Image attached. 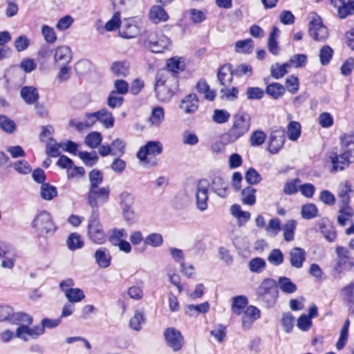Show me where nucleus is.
Here are the masks:
<instances>
[{
  "label": "nucleus",
  "mask_w": 354,
  "mask_h": 354,
  "mask_svg": "<svg viewBox=\"0 0 354 354\" xmlns=\"http://www.w3.org/2000/svg\"><path fill=\"white\" fill-rule=\"evenodd\" d=\"M251 127L250 116L243 111H239L233 116V124L228 131L223 135V138L228 142H234L245 135Z\"/></svg>",
  "instance_id": "obj_1"
},
{
  "label": "nucleus",
  "mask_w": 354,
  "mask_h": 354,
  "mask_svg": "<svg viewBox=\"0 0 354 354\" xmlns=\"http://www.w3.org/2000/svg\"><path fill=\"white\" fill-rule=\"evenodd\" d=\"M256 292L259 302L263 303L266 308L274 306L278 297L277 283L274 279H263Z\"/></svg>",
  "instance_id": "obj_2"
},
{
  "label": "nucleus",
  "mask_w": 354,
  "mask_h": 354,
  "mask_svg": "<svg viewBox=\"0 0 354 354\" xmlns=\"http://www.w3.org/2000/svg\"><path fill=\"white\" fill-rule=\"evenodd\" d=\"M143 45L153 53H162L170 45V39L158 31H149L143 37Z\"/></svg>",
  "instance_id": "obj_3"
},
{
  "label": "nucleus",
  "mask_w": 354,
  "mask_h": 354,
  "mask_svg": "<svg viewBox=\"0 0 354 354\" xmlns=\"http://www.w3.org/2000/svg\"><path fill=\"white\" fill-rule=\"evenodd\" d=\"M162 151V145L158 141H149L142 147L137 153V157L140 160L151 166H155L157 164L156 159L151 156H156L160 154Z\"/></svg>",
  "instance_id": "obj_4"
},
{
  "label": "nucleus",
  "mask_w": 354,
  "mask_h": 354,
  "mask_svg": "<svg viewBox=\"0 0 354 354\" xmlns=\"http://www.w3.org/2000/svg\"><path fill=\"white\" fill-rule=\"evenodd\" d=\"M32 227L41 236L53 234L56 230L52 217L46 211H42L35 216L32 221Z\"/></svg>",
  "instance_id": "obj_5"
},
{
  "label": "nucleus",
  "mask_w": 354,
  "mask_h": 354,
  "mask_svg": "<svg viewBox=\"0 0 354 354\" xmlns=\"http://www.w3.org/2000/svg\"><path fill=\"white\" fill-rule=\"evenodd\" d=\"M164 338L166 345L174 352H178L185 345V339L181 332L178 329L170 327L165 330Z\"/></svg>",
  "instance_id": "obj_6"
},
{
  "label": "nucleus",
  "mask_w": 354,
  "mask_h": 354,
  "mask_svg": "<svg viewBox=\"0 0 354 354\" xmlns=\"http://www.w3.org/2000/svg\"><path fill=\"white\" fill-rule=\"evenodd\" d=\"M110 189L109 187L89 188L86 194V201L92 208H97L99 203H105L109 201Z\"/></svg>",
  "instance_id": "obj_7"
},
{
  "label": "nucleus",
  "mask_w": 354,
  "mask_h": 354,
  "mask_svg": "<svg viewBox=\"0 0 354 354\" xmlns=\"http://www.w3.org/2000/svg\"><path fill=\"white\" fill-rule=\"evenodd\" d=\"M309 34L311 37L317 41H324L328 37V28L323 25L320 17L314 15L309 23Z\"/></svg>",
  "instance_id": "obj_8"
},
{
  "label": "nucleus",
  "mask_w": 354,
  "mask_h": 354,
  "mask_svg": "<svg viewBox=\"0 0 354 354\" xmlns=\"http://www.w3.org/2000/svg\"><path fill=\"white\" fill-rule=\"evenodd\" d=\"M209 187V183L206 179H201L196 184V203L197 208L201 212L207 209Z\"/></svg>",
  "instance_id": "obj_9"
},
{
  "label": "nucleus",
  "mask_w": 354,
  "mask_h": 354,
  "mask_svg": "<svg viewBox=\"0 0 354 354\" xmlns=\"http://www.w3.org/2000/svg\"><path fill=\"white\" fill-rule=\"evenodd\" d=\"M88 236L91 241L97 244H102L106 240V235L99 220L91 217L88 225Z\"/></svg>",
  "instance_id": "obj_10"
},
{
  "label": "nucleus",
  "mask_w": 354,
  "mask_h": 354,
  "mask_svg": "<svg viewBox=\"0 0 354 354\" xmlns=\"http://www.w3.org/2000/svg\"><path fill=\"white\" fill-rule=\"evenodd\" d=\"M140 32V27L135 18L124 19L119 29V35L125 39L133 38Z\"/></svg>",
  "instance_id": "obj_11"
},
{
  "label": "nucleus",
  "mask_w": 354,
  "mask_h": 354,
  "mask_svg": "<svg viewBox=\"0 0 354 354\" xmlns=\"http://www.w3.org/2000/svg\"><path fill=\"white\" fill-rule=\"evenodd\" d=\"M30 325L26 324L19 326L16 330V337L27 342L29 339H37L43 335V327H40L39 325L30 327Z\"/></svg>",
  "instance_id": "obj_12"
},
{
  "label": "nucleus",
  "mask_w": 354,
  "mask_h": 354,
  "mask_svg": "<svg viewBox=\"0 0 354 354\" xmlns=\"http://www.w3.org/2000/svg\"><path fill=\"white\" fill-rule=\"evenodd\" d=\"M335 252L337 256V267L340 269L351 270L354 267V261L350 256V251L343 246H337Z\"/></svg>",
  "instance_id": "obj_13"
},
{
  "label": "nucleus",
  "mask_w": 354,
  "mask_h": 354,
  "mask_svg": "<svg viewBox=\"0 0 354 354\" xmlns=\"http://www.w3.org/2000/svg\"><path fill=\"white\" fill-rule=\"evenodd\" d=\"M284 131L281 129L273 131L270 136L268 151L271 153H277L283 147L285 142Z\"/></svg>",
  "instance_id": "obj_14"
},
{
  "label": "nucleus",
  "mask_w": 354,
  "mask_h": 354,
  "mask_svg": "<svg viewBox=\"0 0 354 354\" xmlns=\"http://www.w3.org/2000/svg\"><path fill=\"white\" fill-rule=\"evenodd\" d=\"M199 100L195 93L187 95L180 102L179 108L186 114H193L198 109Z\"/></svg>",
  "instance_id": "obj_15"
},
{
  "label": "nucleus",
  "mask_w": 354,
  "mask_h": 354,
  "mask_svg": "<svg viewBox=\"0 0 354 354\" xmlns=\"http://www.w3.org/2000/svg\"><path fill=\"white\" fill-rule=\"evenodd\" d=\"M261 311L254 306H249L243 312L242 317V327L244 330L251 328L254 322L260 318Z\"/></svg>",
  "instance_id": "obj_16"
},
{
  "label": "nucleus",
  "mask_w": 354,
  "mask_h": 354,
  "mask_svg": "<svg viewBox=\"0 0 354 354\" xmlns=\"http://www.w3.org/2000/svg\"><path fill=\"white\" fill-rule=\"evenodd\" d=\"M306 259V252L304 249L294 247L289 251V260L292 267L299 269L303 267Z\"/></svg>",
  "instance_id": "obj_17"
},
{
  "label": "nucleus",
  "mask_w": 354,
  "mask_h": 354,
  "mask_svg": "<svg viewBox=\"0 0 354 354\" xmlns=\"http://www.w3.org/2000/svg\"><path fill=\"white\" fill-rule=\"evenodd\" d=\"M330 2L337 8L338 16L341 19L354 13V2L351 0H330Z\"/></svg>",
  "instance_id": "obj_18"
},
{
  "label": "nucleus",
  "mask_w": 354,
  "mask_h": 354,
  "mask_svg": "<svg viewBox=\"0 0 354 354\" xmlns=\"http://www.w3.org/2000/svg\"><path fill=\"white\" fill-rule=\"evenodd\" d=\"M354 194L352 183L348 180L341 182L337 188V196L340 203H351V197Z\"/></svg>",
  "instance_id": "obj_19"
},
{
  "label": "nucleus",
  "mask_w": 354,
  "mask_h": 354,
  "mask_svg": "<svg viewBox=\"0 0 354 354\" xmlns=\"http://www.w3.org/2000/svg\"><path fill=\"white\" fill-rule=\"evenodd\" d=\"M72 59V52L67 46H59L55 49L54 61L59 65H68Z\"/></svg>",
  "instance_id": "obj_20"
},
{
  "label": "nucleus",
  "mask_w": 354,
  "mask_h": 354,
  "mask_svg": "<svg viewBox=\"0 0 354 354\" xmlns=\"http://www.w3.org/2000/svg\"><path fill=\"white\" fill-rule=\"evenodd\" d=\"M232 65L224 64L221 66L217 73V78L221 85L229 86L233 80Z\"/></svg>",
  "instance_id": "obj_21"
},
{
  "label": "nucleus",
  "mask_w": 354,
  "mask_h": 354,
  "mask_svg": "<svg viewBox=\"0 0 354 354\" xmlns=\"http://www.w3.org/2000/svg\"><path fill=\"white\" fill-rule=\"evenodd\" d=\"M211 189L218 196L225 198L228 193V183L219 176H214L210 184Z\"/></svg>",
  "instance_id": "obj_22"
},
{
  "label": "nucleus",
  "mask_w": 354,
  "mask_h": 354,
  "mask_svg": "<svg viewBox=\"0 0 354 354\" xmlns=\"http://www.w3.org/2000/svg\"><path fill=\"white\" fill-rule=\"evenodd\" d=\"M20 95L27 104H35L39 98L37 89L31 86L22 87L20 91Z\"/></svg>",
  "instance_id": "obj_23"
},
{
  "label": "nucleus",
  "mask_w": 354,
  "mask_h": 354,
  "mask_svg": "<svg viewBox=\"0 0 354 354\" xmlns=\"http://www.w3.org/2000/svg\"><path fill=\"white\" fill-rule=\"evenodd\" d=\"M330 158L331 159L333 170L334 171L343 170L348 167L350 163L354 162V161L351 160V158H350V156L344 152L339 155L335 153L333 156H330Z\"/></svg>",
  "instance_id": "obj_24"
},
{
  "label": "nucleus",
  "mask_w": 354,
  "mask_h": 354,
  "mask_svg": "<svg viewBox=\"0 0 354 354\" xmlns=\"http://www.w3.org/2000/svg\"><path fill=\"white\" fill-rule=\"evenodd\" d=\"M94 258L96 263L101 268H106L111 265V257L109 250L105 248L97 250Z\"/></svg>",
  "instance_id": "obj_25"
},
{
  "label": "nucleus",
  "mask_w": 354,
  "mask_h": 354,
  "mask_svg": "<svg viewBox=\"0 0 354 354\" xmlns=\"http://www.w3.org/2000/svg\"><path fill=\"white\" fill-rule=\"evenodd\" d=\"M343 152L354 161V134H344L340 137Z\"/></svg>",
  "instance_id": "obj_26"
},
{
  "label": "nucleus",
  "mask_w": 354,
  "mask_h": 354,
  "mask_svg": "<svg viewBox=\"0 0 354 354\" xmlns=\"http://www.w3.org/2000/svg\"><path fill=\"white\" fill-rule=\"evenodd\" d=\"M279 29L277 27L274 26L268 37V48L269 52L274 55H278L280 51V48L277 41V38L279 35Z\"/></svg>",
  "instance_id": "obj_27"
},
{
  "label": "nucleus",
  "mask_w": 354,
  "mask_h": 354,
  "mask_svg": "<svg viewBox=\"0 0 354 354\" xmlns=\"http://www.w3.org/2000/svg\"><path fill=\"white\" fill-rule=\"evenodd\" d=\"M149 17L153 23L158 24L160 21H166L169 16L161 6H153L149 11Z\"/></svg>",
  "instance_id": "obj_28"
},
{
  "label": "nucleus",
  "mask_w": 354,
  "mask_h": 354,
  "mask_svg": "<svg viewBox=\"0 0 354 354\" xmlns=\"http://www.w3.org/2000/svg\"><path fill=\"white\" fill-rule=\"evenodd\" d=\"M97 112V119L103 126L109 129L114 126L115 119L111 112L106 109H102Z\"/></svg>",
  "instance_id": "obj_29"
},
{
  "label": "nucleus",
  "mask_w": 354,
  "mask_h": 354,
  "mask_svg": "<svg viewBox=\"0 0 354 354\" xmlns=\"http://www.w3.org/2000/svg\"><path fill=\"white\" fill-rule=\"evenodd\" d=\"M120 24V13L119 11H115L113 16L106 23L104 27L97 26V30L100 34H103L104 29L107 31H113L118 28Z\"/></svg>",
  "instance_id": "obj_30"
},
{
  "label": "nucleus",
  "mask_w": 354,
  "mask_h": 354,
  "mask_svg": "<svg viewBox=\"0 0 354 354\" xmlns=\"http://www.w3.org/2000/svg\"><path fill=\"white\" fill-rule=\"evenodd\" d=\"M112 73L118 77H126L129 73V64L127 61L115 62L111 66Z\"/></svg>",
  "instance_id": "obj_31"
},
{
  "label": "nucleus",
  "mask_w": 354,
  "mask_h": 354,
  "mask_svg": "<svg viewBox=\"0 0 354 354\" xmlns=\"http://www.w3.org/2000/svg\"><path fill=\"white\" fill-rule=\"evenodd\" d=\"M33 322L32 317L25 313H14L10 317V322L14 324L20 326H24L26 324H32Z\"/></svg>",
  "instance_id": "obj_32"
},
{
  "label": "nucleus",
  "mask_w": 354,
  "mask_h": 354,
  "mask_svg": "<svg viewBox=\"0 0 354 354\" xmlns=\"http://www.w3.org/2000/svg\"><path fill=\"white\" fill-rule=\"evenodd\" d=\"M165 118L164 109L161 106H156L153 109L151 114L149 118V122L151 126L159 127Z\"/></svg>",
  "instance_id": "obj_33"
},
{
  "label": "nucleus",
  "mask_w": 354,
  "mask_h": 354,
  "mask_svg": "<svg viewBox=\"0 0 354 354\" xmlns=\"http://www.w3.org/2000/svg\"><path fill=\"white\" fill-rule=\"evenodd\" d=\"M286 88L279 83H272L267 86L266 91L274 99H279L285 93Z\"/></svg>",
  "instance_id": "obj_34"
},
{
  "label": "nucleus",
  "mask_w": 354,
  "mask_h": 354,
  "mask_svg": "<svg viewBox=\"0 0 354 354\" xmlns=\"http://www.w3.org/2000/svg\"><path fill=\"white\" fill-rule=\"evenodd\" d=\"M157 100L161 102H169L174 96V92L172 89L166 86L154 90Z\"/></svg>",
  "instance_id": "obj_35"
},
{
  "label": "nucleus",
  "mask_w": 354,
  "mask_h": 354,
  "mask_svg": "<svg viewBox=\"0 0 354 354\" xmlns=\"http://www.w3.org/2000/svg\"><path fill=\"white\" fill-rule=\"evenodd\" d=\"M256 189L251 186H248L241 192L242 202L243 204L253 205L256 203Z\"/></svg>",
  "instance_id": "obj_36"
},
{
  "label": "nucleus",
  "mask_w": 354,
  "mask_h": 354,
  "mask_svg": "<svg viewBox=\"0 0 354 354\" xmlns=\"http://www.w3.org/2000/svg\"><path fill=\"white\" fill-rule=\"evenodd\" d=\"M8 167H12L18 174L26 175L30 173L32 168L28 161L20 160L14 162H10Z\"/></svg>",
  "instance_id": "obj_37"
},
{
  "label": "nucleus",
  "mask_w": 354,
  "mask_h": 354,
  "mask_svg": "<svg viewBox=\"0 0 354 354\" xmlns=\"http://www.w3.org/2000/svg\"><path fill=\"white\" fill-rule=\"evenodd\" d=\"M278 286L282 292L288 294H292L297 290V286L286 277L279 278Z\"/></svg>",
  "instance_id": "obj_38"
},
{
  "label": "nucleus",
  "mask_w": 354,
  "mask_h": 354,
  "mask_svg": "<svg viewBox=\"0 0 354 354\" xmlns=\"http://www.w3.org/2000/svg\"><path fill=\"white\" fill-rule=\"evenodd\" d=\"M134 203L135 196L131 193L124 191L119 195V204L121 209L133 207Z\"/></svg>",
  "instance_id": "obj_39"
},
{
  "label": "nucleus",
  "mask_w": 354,
  "mask_h": 354,
  "mask_svg": "<svg viewBox=\"0 0 354 354\" xmlns=\"http://www.w3.org/2000/svg\"><path fill=\"white\" fill-rule=\"evenodd\" d=\"M198 92L203 93L205 98L207 100L212 101L215 98V93L209 89L208 84L204 80H200L196 85Z\"/></svg>",
  "instance_id": "obj_40"
},
{
  "label": "nucleus",
  "mask_w": 354,
  "mask_h": 354,
  "mask_svg": "<svg viewBox=\"0 0 354 354\" xmlns=\"http://www.w3.org/2000/svg\"><path fill=\"white\" fill-rule=\"evenodd\" d=\"M209 310V304L207 301L198 305L190 304L187 306L186 313L189 316H196L200 313H206Z\"/></svg>",
  "instance_id": "obj_41"
},
{
  "label": "nucleus",
  "mask_w": 354,
  "mask_h": 354,
  "mask_svg": "<svg viewBox=\"0 0 354 354\" xmlns=\"http://www.w3.org/2000/svg\"><path fill=\"white\" fill-rule=\"evenodd\" d=\"M288 68H290L288 63H284L283 64L276 63L272 64L270 68L271 75L275 79H280L288 73Z\"/></svg>",
  "instance_id": "obj_42"
},
{
  "label": "nucleus",
  "mask_w": 354,
  "mask_h": 354,
  "mask_svg": "<svg viewBox=\"0 0 354 354\" xmlns=\"http://www.w3.org/2000/svg\"><path fill=\"white\" fill-rule=\"evenodd\" d=\"M248 304V299L245 296H236L233 298L232 305V312L236 315H241Z\"/></svg>",
  "instance_id": "obj_43"
},
{
  "label": "nucleus",
  "mask_w": 354,
  "mask_h": 354,
  "mask_svg": "<svg viewBox=\"0 0 354 354\" xmlns=\"http://www.w3.org/2000/svg\"><path fill=\"white\" fill-rule=\"evenodd\" d=\"M41 197L46 201L53 199L57 195V191L55 187L48 183H43L40 190Z\"/></svg>",
  "instance_id": "obj_44"
},
{
  "label": "nucleus",
  "mask_w": 354,
  "mask_h": 354,
  "mask_svg": "<svg viewBox=\"0 0 354 354\" xmlns=\"http://www.w3.org/2000/svg\"><path fill=\"white\" fill-rule=\"evenodd\" d=\"M266 267V261L261 257L252 259L248 263V268L252 272L261 273Z\"/></svg>",
  "instance_id": "obj_45"
},
{
  "label": "nucleus",
  "mask_w": 354,
  "mask_h": 354,
  "mask_svg": "<svg viewBox=\"0 0 354 354\" xmlns=\"http://www.w3.org/2000/svg\"><path fill=\"white\" fill-rule=\"evenodd\" d=\"M145 321L144 312L136 310L134 313V315L129 321V326L135 330H140L142 324Z\"/></svg>",
  "instance_id": "obj_46"
},
{
  "label": "nucleus",
  "mask_w": 354,
  "mask_h": 354,
  "mask_svg": "<svg viewBox=\"0 0 354 354\" xmlns=\"http://www.w3.org/2000/svg\"><path fill=\"white\" fill-rule=\"evenodd\" d=\"M288 138L292 141H296L301 136V125L299 122L291 121L288 125Z\"/></svg>",
  "instance_id": "obj_47"
},
{
  "label": "nucleus",
  "mask_w": 354,
  "mask_h": 354,
  "mask_svg": "<svg viewBox=\"0 0 354 354\" xmlns=\"http://www.w3.org/2000/svg\"><path fill=\"white\" fill-rule=\"evenodd\" d=\"M102 140V136L100 133L93 131L88 133L85 138V143L92 149L97 148Z\"/></svg>",
  "instance_id": "obj_48"
},
{
  "label": "nucleus",
  "mask_w": 354,
  "mask_h": 354,
  "mask_svg": "<svg viewBox=\"0 0 354 354\" xmlns=\"http://www.w3.org/2000/svg\"><path fill=\"white\" fill-rule=\"evenodd\" d=\"M301 216L305 219H311L317 216L318 209L313 203H307L301 207Z\"/></svg>",
  "instance_id": "obj_49"
},
{
  "label": "nucleus",
  "mask_w": 354,
  "mask_h": 354,
  "mask_svg": "<svg viewBox=\"0 0 354 354\" xmlns=\"http://www.w3.org/2000/svg\"><path fill=\"white\" fill-rule=\"evenodd\" d=\"M66 297L70 303H76L82 301L85 295L80 288H69L66 291Z\"/></svg>",
  "instance_id": "obj_50"
},
{
  "label": "nucleus",
  "mask_w": 354,
  "mask_h": 354,
  "mask_svg": "<svg viewBox=\"0 0 354 354\" xmlns=\"http://www.w3.org/2000/svg\"><path fill=\"white\" fill-rule=\"evenodd\" d=\"M66 243L68 249L71 250L80 249L84 245V241L82 240L81 236L77 233H72L68 236Z\"/></svg>",
  "instance_id": "obj_51"
},
{
  "label": "nucleus",
  "mask_w": 354,
  "mask_h": 354,
  "mask_svg": "<svg viewBox=\"0 0 354 354\" xmlns=\"http://www.w3.org/2000/svg\"><path fill=\"white\" fill-rule=\"evenodd\" d=\"M343 300L348 304H354V282L344 286L341 291Z\"/></svg>",
  "instance_id": "obj_52"
},
{
  "label": "nucleus",
  "mask_w": 354,
  "mask_h": 354,
  "mask_svg": "<svg viewBox=\"0 0 354 354\" xmlns=\"http://www.w3.org/2000/svg\"><path fill=\"white\" fill-rule=\"evenodd\" d=\"M0 129L8 133H12L15 131V122L4 115H0Z\"/></svg>",
  "instance_id": "obj_53"
},
{
  "label": "nucleus",
  "mask_w": 354,
  "mask_h": 354,
  "mask_svg": "<svg viewBox=\"0 0 354 354\" xmlns=\"http://www.w3.org/2000/svg\"><path fill=\"white\" fill-rule=\"evenodd\" d=\"M296 222L294 220L288 221L283 226V237L286 241H291L294 239Z\"/></svg>",
  "instance_id": "obj_54"
},
{
  "label": "nucleus",
  "mask_w": 354,
  "mask_h": 354,
  "mask_svg": "<svg viewBox=\"0 0 354 354\" xmlns=\"http://www.w3.org/2000/svg\"><path fill=\"white\" fill-rule=\"evenodd\" d=\"M88 179L90 188H98L103 181V175L100 171L95 169L88 174Z\"/></svg>",
  "instance_id": "obj_55"
},
{
  "label": "nucleus",
  "mask_w": 354,
  "mask_h": 354,
  "mask_svg": "<svg viewBox=\"0 0 354 354\" xmlns=\"http://www.w3.org/2000/svg\"><path fill=\"white\" fill-rule=\"evenodd\" d=\"M281 230V221L278 218L270 219L266 227V231L272 236H277Z\"/></svg>",
  "instance_id": "obj_56"
},
{
  "label": "nucleus",
  "mask_w": 354,
  "mask_h": 354,
  "mask_svg": "<svg viewBox=\"0 0 354 354\" xmlns=\"http://www.w3.org/2000/svg\"><path fill=\"white\" fill-rule=\"evenodd\" d=\"M333 55V50L328 45L324 46L319 51V59L322 65H327Z\"/></svg>",
  "instance_id": "obj_57"
},
{
  "label": "nucleus",
  "mask_w": 354,
  "mask_h": 354,
  "mask_svg": "<svg viewBox=\"0 0 354 354\" xmlns=\"http://www.w3.org/2000/svg\"><path fill=\"white\" fill-rule=\"evenodd\" d=\"M230 118V113L225 109H215L212 115V120L217 124H224Z\"/></svg>",
  "instance_id": "obj_58"
},
{
  "label": "nucleus",
  "mask_w": 354,
  "mask_h": 354,
  "mask_svg": "<svg viewBox=\"0 0 354 354\" xmlns=\"http://www.w3.org/2000/svg\"><path fill=\"white\" fill-rule=\"evenodd\" d=\"M41 34L44 40L48 44H54L57 40V35L53 28L47 25L41 26Z\"/></svg>",
  "instance_id": "obj_59"
},
{
  "label": "nucleus",
  "mask_w": 354,
  "mask_h": 354,
  "mask_svg": "<svg viewBox=\"0 0 354 354\" xmlns=\"http://www.w3.org/2000/svg\"><path fill=\"white\" fill-rule=\"evenodd\" d=\"M283 254L279 249H273L268 257V261L272 265L278 266L283 262Z\"/></svg>",
  "instance_id": "obj_60"
},
{
  "label": "nucleus",
  "mask_w": 354,
  "mask_h": 354,
  "mask_svg": "<svg viewBox=\"0 0 354 354\" xmlns=\"http://www.w3.org/2000/svg\"><path fill=\"white\" fill-rule=\"evenodd\" d=\"M266 134L261 130L254 131L250 136V145L252 147H259L263 145L266 139Z\"/></svg>",
  "instance_id": "obj_61"
},
{
  "label": "nucleus",
  "mask_w": 354,
  "mask_h": 354,
  "mask_svg": "<svg viewBox=\"0 0 354 354\" xmlns=\"http://www.w3.org/2000/svg\"><path fill=\"white\" fill-rule=\"evenodd\" d=\"M144 243L145 245L156 248L162 244L163 238L159 233H151L145 239Z\"/></svg>",
  "instance_id": "obj_62"
},
{
  "label": "nucleus",
  "mask_w": 354,
  "mask_h": 354,
  "mask_svg": "<svg viewBox=\"0 0 354 354\" xmlns=\"http://www.w3.org/2000/svg\"><path fill=\"white\" fill-rule=\"evenodd\" d=\"M124 102V97L117 94V92L111 91L107 99V105L111 108L115 109L120 107Z\"/></svg>",
  "instance_id": "obj_63"
},
{
  "label": "nucleus",
  "mask_w": 354,
  "mask_h": 354,
  "mask_svg": "<svg viewBox=\"0 0 354 354\" xmlns=\"http://www.w3.org/2000/svg\"><path fill=\"white\" fill-rule=\"evenodd\" d=\"M245 178L249 185H257L262 180L261 175L252 167L246 171Z\"/></svg>",
  "instance_id": "obj_64"
}]
</instances>
